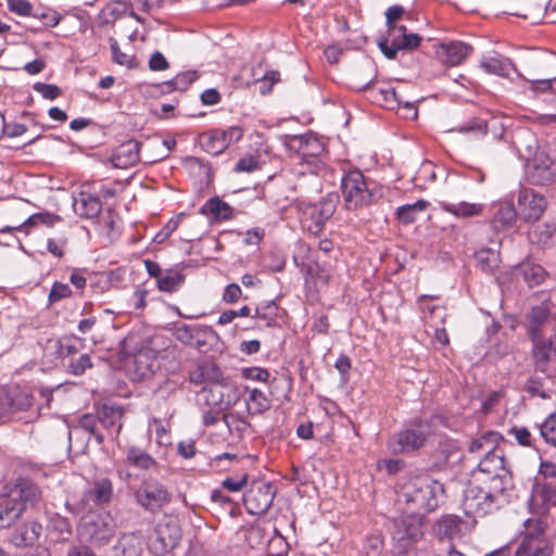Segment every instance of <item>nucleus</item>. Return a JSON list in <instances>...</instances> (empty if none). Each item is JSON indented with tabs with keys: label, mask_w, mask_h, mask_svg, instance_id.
I'll return each instance as SVG.
<instances>
[{
	"label": "nucleus",
	"mask_w": 556,
	"mask_h": 556,
	"mask_svg": "<svg viewBox=\"0 0 556 556\" xmlns=\"http://www.w3.org/2000/svg\"><path fill=\"white\" fill-rule=\"evenodd\" d=\"M340 190L343 207L348 211H358L375 204L381 197V188L355 167L343 170Z\"/></svg>",
	"instance_id": "f257e3e1"
},
{
	"label": "nucleus",
	"mask_w": 556,
	"mask_h": 556,
	"mask_svg": "<svg viewBox=\"0 0 556 556\" xmlns=\"http://www.w3.org/2000/svg\"><path fill=\"white\" fill-rule=\"evenodd\" d=\"M504 486L488 483L485 479H472L465 490L464 510L468 516H484L508 503V492Z\"/></svg>",
	"instance_id": "f03ea898"
},
{
	"label": "nucleus",
	"mask_w": 556,
	"mask_h": 556,
	"mask_svg": "<svg viewBox=\"0 0 556 556\" xmlns=\"http://www.w3.org/2000/svg\"><path fill=\"white\" fill-rule=\"evenodd\" d=\"M339 202L337 193H328L319 202H300V222L302 227L313 235H318L326 223L333 216Z\"/></svg>",
	"instance_id": "7ed1b4c3"
},
{
	"label": "nucleus",
	"mask_w": 556,
	"mask_h": 556,
	"mask_svg": "<svg viewBox=\"0 0 556 556\" xmlns=\"http://www.w3.org/2000/svg\"><path fill=\"white\" fill-rule=\"evenodd\" d=\"M430 433L429 421L414 419L390 438L388 447L393 454H408L422 447Z\"/></svg>",
	"instance_id": "20e7f679"
},
{
	"label": "nucleus",
	"mask_w": 556,
	"mask_h": 556,
	"mask_svg": "<svg viewBox=\"0 0 556 556\" xmlns=\"http://www.w3.org/2000/svg\"><path fill=\"white\" fill-rule=\"evenodd\" d=\"M444 485L429 476L416 477L410 481L406 501L426 513L434 511L444 495Z\"/></svg>",
	"instance_id": "39448f33"
},
{
	"label": "nucleus",
	"mask_w": 556,
	"mask_h": 556,
	"mask_svg": "<svg viewBox=\"0 0 556 556\" xmlns=\"http://www.w3.org/2000/svg\"><path fill=\"white\" fill-rule=\"evenodd\" d=\"M472 479H485L488 483L504 486L511 490L514 486L513 475L507 466L503 448H498L480 458Z\"/></svg>",
	"instance_id": "423d86ee"
},
{
	"label": "nucleus",
	"mask_w": 556,
	"mask_h": 556,
	"mask_svg": "<svg viewBox=\"0 0 556 556\" xmlns=\"http://www.w3.org/2000/svg\"><path fill=\"white\" fill-rule=\"evenodd\" d=\"M527 533L517 547L514 556H552L553 544L544 536L546 523L539 519L525 521Z\"/></svg>",
	"instance_id": "0eeeda50"
},
{
	"label": "nucleus",
	"mask_w": 556,
	"mask_h": 556,
	"mask_svg": "<svg viewBox=\"0 0 556 556\" xmlns=\"http://www.w3.org/2000/svg\"><path fill=\"white\" fill-rule=\"evenodd\" d=\"M392 523V538L401 552H407L424 536L425 518L420 514L403 515Z\"/></svg>",
	"instance_id": "6e6552de"
},
{
	"label": "nucleus",
	"mask_w": 556,
	"mask_h": 556,
	"mask_svg": "<svg viewBox=\"0 0 556 556\" xmlns=\"http://www.w3.org/2000/svg\"><path fill=\"white\" fill-rule=\"evenodd\" d=\"M78 534L81 540L93 544H106L115 534V522L110 514H92L83 518Z\"/></svg>",
	"instance_id": "1a4fd4ad"
},
{
	"label": "nucleus",
	"mask_w": 556,
	"mask_h": 556,
	"mask_svg": "<svg viewBox=\"0 0 556 556\" xmlns=\"http://www.w3.org/2000/svg\"><path fill=\"white\" fill-rule=\"evenodd\" d=\"M421 37L415 33H408L406 26H392L387 28L386 35L379 37L377 43L383 55L393 60L402 50H414L419 47Z\"/></svg>",
	"instance_id": "9d476101"
},
{
	"label": "nucleus",
	"mask_w": 556,
	"mask_h": 556,
	"mask_svg": "<svg viewBox=\"0 0 556 556\" xmlns=\"http://www.w3.org/2000/svg\"><path fill=\"white\" fill-rule=\"evenodd\" d=\"M181 531L176 521L161 520L148 536V548L155 556H164L179 543Z\"/></svg>",
	"instance_id": "9b49d317"
},
{
	"label": "nucleus",
	"mask_w": 556,
	"mask_h": 556,
	"mask_svg": "<svg viewBox=\"0 0 556 556\" xmlns=\"http://www.w3.org/2000/svg\"><path fill=\"white\" fill-rule=\"evenodd\" d=\"M243 132L241 126H230L227 129L214 128L202 134L200 142L207 153L218 155L229 146L238 142L242 138Z\"/></svg>",
	"instance_id": "f8f14e48"
},
{
	"label": "nucleus",
	"mask_w": 556,
	"mask_h": 556,
	"mask_svg": "<svg viewBox=\"0 0 556 556\" xmlns=\"http://www.w3.org/2000/svg\"><path fill=\"white\" fill-rule=\"evenodd\" d=\"M3 491L14 504L22 507L21 514H23L28 506H35L42 500L40 488L27 478L16 479L14 483L7 484Z\"/></svg>",
	"instance_id": "ddd939ff"
},
{
	"label": "nucleus",
	"mask_w": 556,
	"mask_h": 556,
	"mask_svg": "<svg viewBox=\"0 0 556 556\" xmlns=\"http://www.w3.org/2000/svg\"><path fill=\"white\" fill-rule=\"evenodd\" d=\"M526 174L533 185H547L556 179V159H552L544 151H538L527 162Z\"/></svg>",
	"instance_id": "4468645a"
},
{
	"label": "nucleus",
	"mask_w": 556,
	"mask_h": 556,
	"mask_svg": "<svg viewBox=\"0 0 556 556\" xmlns=\"http://www.w3.org/2000/svg\"><path fill=\"white\" fill-rule=\"evenodd\" d=\"M275 492L270 483L255 481L243 495V504L250 515L266 513L274 501Z\"/></svg>",
	"instance_id": "2eb2a0df"
},
{
	"label": "nucleus",
	"mask_w": 556,
	"mask_h": 556,
	"mask_svg": "<svg viewBox=\"0 0 556 556\" xmlns=\"http://www.w3.org/2000/svg\"><path fill=\"white\" fill-rule=\"evenodd\" d=\"M472 52L473 47L460 40H447L434 45L435 60L446 67L463 64Z\"/></svg>",
	"instance_id": "dca6fc26"
},
{
	"label": "nucleus",
	"mask_w": 556,
	"mask_h": 556,
	"mask_svg": "<svg viewBox=\"0 0 556 556\" xmlns=\"http://www.w3.org/2000/svg\"><path fill=\"white\" fill-rule=\"evenodd\" d=\"M528 505L532 514L545 516L556 507V484L533 480Z\"/></svg>",
	"instance_id": "f3484780"
},
{
	"label": "nucleus",
	"mask_w": 556,
	"mask_h": 556,
	"mask_svg": "<svg viewBox=\"0 0 556 556\" xmlns=\"http://www.w3.org/2000/svg\"><path fill=\"white\" fill-rule=\"evenodd\" d=\"M198 395L201 404L216 409V412H224L233 403L231 387L227 383L225 377L223 381L215 382L210 387H202Z\"/></svg>",
	"instance_id": "a211bd4d"
},
{
	"label": "nucleus",
	"mask_w": 556,
	"mask_h": 556,
	"mask_svg": "<svg viewBox=\"0 0 556 556\" xmlns=\"http://www.w3.org/2000/svg\"><path fill=\"white\" fill-rule=\"evenodd\" d=\"M135 496L139 505L152 513L160 510L170 501L167 489L157 481L142 482Z\"/></svg>",
	"instance_id": "6ab92c4d"
},
{
	"label": "nucleus",
	"mask_w": 556,
	"mask_h": 556,
	"mask_svg": "<svg viewBox=\"0 0 556 556\" xmlns=\"http://www.w3.org/2000/svg\"><path fill=\"white\" fill-rule=\"evenodd\" d=\"M531 355L536 371L545 374L551 364L556 362V333L554 336L530 337Z\"/></svg>",
	"instance_id": "aec40b11"
},
{
	"label": "nucleus",
	"mask_w": 556,
	"mask_h": 556,
	"mask_svg": "<svg viewBox=\"0 0 556 556\" xmlns=\"http://www.w3.org/2000/svg\"><path fill=\"white\" fill-rule=\"evenodd\" d=\"M545 198L530 188L520 189L517 198L518 216L525 222L538 220L546 208Z\"/></svg>",
	"instance_id": "412c9836"
},
{
	"label": "nucleus",
	"mask_w": 556,
	"mask_h": 556,
	"mask_svg": "<svg viewBox=\"0 0 556 556\" xmlns=\"http://www.w3.org/2000/svg\"><path fill=\"white\" fill-rule=\"evenodd\" d=\"M34 404V395L27 389L18 387L0 392V421L7 416L29 409Z\"/></svg>",
	"instance_id": "4be33fe9"
},
{
	"label": "nucleus",
	"mask_w": 556,
	"mask_h": 556,
	"mask_svg": "<svg viewBox=\"0 0 556 556\" xmlns=\"http://www.w3.org/2000/svg\"><path fill=\"white\" fill-rule=\"evenodd\" d=\"M555 320L551 317V308L546 304L533 306L529 313V337L554 336Z\"/></svg>",
	"instance_id": "5701e85b"
},
{
	"label": "nucleus",
	"mask_w": 556,
	"mask_h": 556,
	"mask_svg": "<svg viewBox=\"0 0 556 556\" xmlns=\"http://www.w3.org/2000/svg\"><path fill=\"white\" fill-rule=\"evenodd\" d=\"M97 413L105 438L116 439L123 428L124 408L119 405L103 404L97 408Z\"/></svg>",
	"instance_id": "b1692460"
},
{
	"label": "nucleus",
	"mask_w": 556,
	"mask_h": 556,
	"mask_svg": "<svg viewBox=\"0 0 556 556\" xmlns=\"http://www.w3.org/2000/svg\"><path fill=\"white\" fill-rule=\"evenodd\" d=\"M480 67L488 74L496 75L498 77L508 78L510 72L517 73L518 77L523 78V75L517 70L514 62L502 54L492 53L483 55L480 60Z\"/></svg>",
	"instance_id": "393cba45"
},
{
	"label": "nucleus",
	"mask_w": 556,
	"mask_h": 556,
	"mask_svg": "<svg viewBox=\"0 0 556 556\" xmlns=\"http://www.w3.org/2000/svg\"><path fill=\"white\" fill-rule=\"evenodd\" d=\"M224 372L213 362H201L189 372V381L195 386L210 387L224 380Z\"/></svg>",
	"instance_id": "a878e982"
},
{
	"label": "nucleus",
	"mask_w": 556,
	"mask_h": 556,
	"mask_svg": "<svg viewBox=\"0 0 556 556\" xmlns=\"http://www.w3.org/2000/svg\"><path fill=\"white\" fill-rule=\"evenodd\" d=\"M504 441L503 435L497 431H486L472 439L468 445V453L478 458L501 448L500 444Z\"/></svg>",
	"instance_id": "bb28decb"
},
{
	"label": "nucleus",
	"mask_w": 556,
	"mask_h": 556,
	"mask_svg": "<svg viewBox=\"0 0 556 556\" xmlns=\"http://www.w3.org/2000/svg\"><path fill=\"white\" fill-rule=\"evenodd\" d=\"M140 144L135 140H128L118 146L110 157V162L115 168H128L139 161Z\"/></svg>",
	"instance_id": "cd10ccee"
},
{
	"label": "nucleus",
	"mask_w": 556,
	"mask_h": 556,
	"mask_svg": "<svg viewBox=\"0 0 556 556\" xmlns=\"http://www.w3.org/2000/svg\"><path fill=\"white\" fill-rule=\"evenodd\" d=\"M290 146L295 149L303 159L317 157L325 150L323 141L312 132L292 137Z\"/></svg>",
	"instance_id": "c85d7f7f"
},
{
	"label": "nucleus",
	"mask_w": 556,
	"mask_h": 556,
	"mask_svg": "<svg viewBox=\"0 0 556 556\" xmlns=\"http://www.w3.org/2000/svg\"><path fill=\"white\" fill-rule=\"evenodd\" d=\"M439 206L444 213H447L456 218L479 217L483 214L485 207L482 203H473L467 201H440Z\"/></svg>",
	"instance_id": "c756f323"
},
{
	"label": "nucleus",
	"mask_w": 556,
	"mask_h": 556,
	"mask_svg": "<svg viewBox=\"0 0 556 556\" xmlns=\"http://www.w3.org/2000/svg\"><path fill=\"white\" fill-rule=\"evenodd\" d=\"M113 493V483L109 478L96 479L85 491L83 502L91 501L96 506H102L111 502Z\"/></svg>",
	"instance_id": "7c9ffc66"
},
{
	"label": "nucleus",
	"mask_w": 556,
	"mask_h": 556,
	"mask_svg": "<svg viewBox=\"0 0 556 556\" xmlns=\"http://www.w3.org/2000/svg\"><path fill=\"white\" fill-rule=\"evenodd\" d=\"M74 212L81 218H96L102 210V203L98 195L80 191L73 203Z\"/></svg>",
	"instance_id": "2f4dec72"
},
{
	"label": "nucleus",
	"mask_w": 556,
	"mask_h": 556,
	"mask_svg": "<svg viewBox=\"0 0 556 556\" xmlns=\"http://www.w3.org/2000/svg\"><path fill=\"white\" fill-rule=\"evenodd\" d=\"M495 212L491 219V227L495 231L507 229L514 225L518 216V211L514 204L508 201H502L494 205Z\"/></svg>",
	"instance_id": "473e14b6"
},
{
	"label": "nucleus",
	"mask_w": 556,
	"mask_h": 556,
	"mask_svg": "<svg viewBox=\"0 0 556 556\" xmlns=\"http://www.w3.org/2000/svg\"><path fill=\"white\" fill-rule=\"evenodd\" d=\"M125 463L143 471L159 470V463L146 450L135 445L127 447Z\"/></svg>",
	"instance_id": "72a5a7b5"
},
{
	"label": "nucleus",
	"mask_w": 556,
	"mask_h": 556,
	"mask_svg": "<svg viewBox=\"0 0 556 556\" xmlns=\"http://www.w3.org/2000/svg\"><path fill=\"white\" fill-rule=\"evenodd\" d=\"M514 275L517 278L521 277L530 288H533L544 281L546 271L541 265L526 261L515 267Z\"/></svg>",
	"instance_id": "f704fd0d"
},
{
	"label": "nucleus",
	"mask_w": 556,
	"mask_h": 556,
	"mask_svg": "<svg viewBox=\"0 0 556 556\" xmlns=\"http://www.w3.org/2000/svg\"><path fill=\"white\" fill-rule=\"evenodd\" d=\"M200 214L213 222L229 220L232 218L233 208L218 197H214L201 206Z\"/></svg>",
	"instance_id": "c9c22d12"
},
{
	"label": "nucleus",
	"mask_w": 556,
	"mask_h": 556,
	"mask_svg": "<svg viewBox=\"0 0 556 556\" xmlns=\"http://www.w3.org/2000/svg\"><path fill=\"white\" fill-rule=\"evenodd\" d=\"M463 520L456 515H444L433 526V532L439 539L453 540L462 532Z\"/></svg>",
	"instance_id": "e433bc0d"
},
{
	"label": "nucleus",
	"mask_w": 556,
	"mask_h": 556,
	"mask_svg": "<svg viewBox=\"0 0 556 556\" xmlns=\"http://www.w3.org/2000/svg\"><path fill=\"white\" fill-rule=\"evenodd\" d=\"M186 276L182 270L177 268L165 269L163 275L156 281V287L165 293H174L178 291L185 283Z\"/></svg>",
	"instance_id": "4c0bfd02"
},
{
	"label": "nucleus",
	"mask_w": 556,
	"mask_h": 556,
	"mask_svg": "<svg viewBox=\"0 0 556 556\" xmlns=\"http://www.w3.org/2000/svg\"><path fill=\"white\" fill-rule=\"evenodd\" d=\"M42 526L38 521H27L17 529L16 533L14 534V543L16 545L24 546L34 545L40 538Z\"/></svg>",
	"instance_id": "58836bf2"
},
{
	"label": "nucleus",
	"mask_w": 556,
	"mask_h": 556,
	"mask_svg": "<svg viewBox=\"0 0 556 556\" xmlns=\"http://www.w3.org/2000/svg\"><path fill=\"white\" fill-rule=\"evenodd\" d=\"M245 391L248 392V396L244 401L250 415H261L269 409L270 401L263 391L256 388L249 389L248 387H245Z\"/></svg>",
	"instance_id": "ea45409f"
},
{
	"label": "nucleus",
	"mask_w": 556,
	"mask_h": 556,
	"mask_svg": "<svg viewBox=\"0 0 556 556\" xmlns=\"http://www.w3.org/2000/svg\"><path fill=\"white\" fill-rule=\"evenodd\" d=\"M21 506L14 504L3 491L0 498V530L11 527L21 516Z\"/></svg>",
	"instance_id": "a19ab883"
},
{
	"label": "nucleus",
	"mask_w": 556,
	"mask_h": 556,
	"mask_svg": "<svg viewBox=\"0 0 556 556\" xmlns=\"http://www.w3.org/2000/svg\"><path fill=\"white\" fill-rule=\"evenodd\" d=\"M544 376L533 375L528 378L523 386V390L531 396V397H541V399H548L551 387V376L546 372L543 374Z\"/></svg>",
	"instance_id": "79ce46f5"
},
{
	"label": "nucleus",
	"mask_w": 556,
	"mask_h": 556,
	"mask_svg": "<svg viewBox=\"0 0 556 556\" xmlns=\"http://www.w3.org/2000/svg\"><path fill=\"white\" fill-rule=\"evenodd\" d=\"M154 359L150 356L149 352H139L132 359V375L134 379L144 380L150 378L154 372Z\"/></svg>",
	"instance_id": "37998d69"
},
{
	"label": "nucleus",
	"mask_w": 556,
	"mask_h": 556,
	"mask_svg": "<svg viewBox=\"0 0 556 556\" xmlns=\"http://www.w3.org/2000/svg\"><path fill=\"white\" fill-rule=\"evenodd\" d=\"M201 327L198 325L177 324L174 328V337L185 345H199Z\"/></svg>",
	"instance_id": "c03bdc74"
},
{
	"label": "nucleus",
	"mask_w": 556,
	"mask_h": 556,
	"mask_svg": "<svg viewBox=\"0 0 556 556\" xmlns=\"http://www.w3.org/2000/svg\"><path fill=\"white\" fill-rule=\"evenodd\" d=\"M380 93L382 96V99H383L386 105L389 106L390 109H394L395 105L401 106L403 104V108L408 111L406 117H408L409 115H412V118L417 117L416 106L408 101L403 103L401 96L397 93V91L394 88L387 87V88L380 89Z\"/></svg>",
	"instance_id": "a18cd8bd"
},
{
	"label": "nucleus",
	"mask_w": 556,
	"mask_h": 556,
	"mask_svg": "<svg viewBox=\"0 0 556 556\" xmlns=\"http://www.w3.org/2000/svg\"><path fill=\"white\" fill-rule=\"evenodd\" d=\"M429 203L426 200H418L412 204H405L396 210V218L404 225L413 224L417 214L424 212L428 207Z\"/></svg>",
	"instance_id": "49530a36"
},
{
	"label": "nucleus",
	"mask_w": 556,
	"mask_h": 556,
	"mask_svg": "<svg viewBox=\"0 0 556 556\" xmlns=\"http://www.w3.org/2000/svg\"><path fill=\"white\" fill-rule=\"evenodd\" d=\"M198 78L199 74L197 71H186L179 73L173 79L163 83V90L167 92L174 90L185 91Z\"/></svg>",
	"instance_id": "de8ad7c7"
},
{
	"label": "nucleus",
	"mask_w": 556,
	"mask_h": 556,
	"mask_svg": "<svg viewBox=\"0 0 556 556\" xmlns=\"http://www.w3.org/2000/svg\"><path fill=\"white\" fill-rule=\"evenodd\" d=\"M419 309L422 314V319L430 327L445 324L447 317L445 306L421 304Z\"/></svg>",
	"instance_id": "09e8293b"
},
{
	"label": "nucleus",
	"mask_w": 556,
	"mask_h": 556,
	"mask_svg": "<svg viewBox=\"0 0 556 556\" xmlns=\"http://www.w3.org/2000/svg\"><path fill=\"white\" fill-rule=\"evenodd\" d=\"M279 311V306L274 301H270L255 308L254 318L262 321V324H260L261 327H273L277 325Z\"/></svg>",
	"instance_id": "8fccbe9b"
},
{
	"label": "nucleus",
	"mask_w": 556,
	"mask_h": 556,
	"mask_svg": "<svg viewBox=\"0 0 556 556\" xmlns=\"http://www.w3.org/2000/svg\"><path fill=\"white\" fill-rule=\"evenodd\" d=\"M479 267L485 273H492L500 262V254L491 248H482L475 253Z\"/></svg>",
	"instance_id": "3c124183"
},
{
	"label": "nucleus",
	"mask_w": 556,
	"mask_h": 556,
	"mask_svg": "<svg viewBox=\"0 0 556 556\" xmlns=\"http://www.w3.org/2000/svg\"><path fill=\"white\" fill-rule=\"evenodd\" d=\"M530 238L532 241L547 245L556 239V220L538 225L531 232Z\"/></svg>",
	"instance_id": "603ef678"
},
{
	"label": "nucleus",
	"mask_w": 556,
	"mask_h": 556,
	"mask_svg": "<svg viewBox=\"0 0 556 556\" xmlns=\"http://www.w3.org/2000/svg\"><path fill=\"white\" fill-rule=\"evenodd\" d=\"M99 425L98 414H84L78 421L79 428L89 432L98 444H102L105 440V434L100 430Z\"/></svg>",
	"instance_id": "864d4df0"
},
{
	"label": "nucleus",
	"mask_w": 556,
	"mask_h": 556,
	"mask_svg": "<svg viewBox=\"0 0 556 556\" xmlns=\"http://www.w3.org/2000/svg\"><path fill=\"white\" fill-rule=\"evenodd\" d=\"M488 122L482 118H472L460 126H456L452 131L475 137H482L488 134Z\"/></svg>",
	"instance_id": "5fc2aeb1"
},
{
	"label": "nucleus",
	"mask_w": 556,
	"mask_h": 556,
	"mask_svg": "<svg viewBox=\"0 0 556 556\" xmlns=\"http://www.w3.org/2000/svg\"><path fill=\"white\" fill-rule=\"evenodd\" d=\"M110 49L112 53V61L118 65L134 68L137 66V61L134 55L123 52L119 48L117 40L113 37L109 38Z\"/></svg>",
	"instance_id": "6e6d98bb"
},
{
	"label": "nucleus",
	"mask_w": 556,
	"mask_h": 556,
	"mask_svg": "<svg viewBox=\"0 0 556 556\" xmlns=\"http://www.w3.org/2000/svg\"><path fill=\"white\" fill-rule=\"evenodd\" d=\"M509 434L515 438L519 445L534 447V439L528 428L514 426L509 429Z\"/></svg>",
	"instance_id": "4d7b16f0"
},
{
	"label": "nucleus",
	"mask_w": 556,
	"mask_h": 556,
	"mask_svg": "<svg viewBox=\"0 0 556 556\" xmlns=\"http://www.w3.org/2000/svg\"><path fill=\"white\" fill-rule=\"evenodd\" d=\"M534 480L556 484V465L549 460H542Z\"/></svg>",
	"instance_id": "13d9d810"
},
{
	"label": "nucleus",
	"mask_w": 556,
	"mask_h": 556,
	"mask_svg": "<svg viewBox=\"0 0 556 556\" xmlns=\"http://www.w3.org/2000/svg\"><path fill=\"white\" fill-rule=\"evenodd\" d=\"M72 290L68 285L55 281L49 292L48 300L50 304L59 302L63 299L70 298Z\"/></svg>",
	"instance_id": "bf43d9fd"
},
{
	"label": "nucleus",
	"mask_w": 556,
	"mask_h": 556,
	"mask_svg": "<svg viewBox=\"0 0 556 556\" xmlns=\"http://www.w3.org/2000/svg\"><path fill=\"white\" fill-rule=\"evenodd\" d=\"M92 367V362L88 354H81L78 358L72 359L68 364L70 372L75 376L83 375L87 369Z\"/></svg>",
	"instance_id": "052dcab7"
},
{
	"label": "nucleus",
	"mask_w": 556,
	"mask_h": 556,
	"mask_svg": "<svg viewBox=\"0 0 556 556\" xmlns=\"http://www.w3.org/2000/svg\"><path fill=\"white\" fill-rule=\"evenodd\" d=\"M8 8L11 12L20 16H30L33 4L28 0H7Z\"/></svg>",
	"instance_id": "680f3d73"
},
{
	"label": "nucleus",
	"mask_w": 556,
	"mask_h": 556,
	"mask_svg": "<svg viewBox=\"0 0 556 556\" xmlns=\"http://www.w3.org/2000/svg\"><path fill=\"white\" fill-rule=\"evenodd\" d=\"M50 525L61 535H64V534L70 535L72 533V525H71L70 520L66 517H63L58 513L53 514L50 517Z\"/></svg>",
	"instance_id": "e2e57ef3"
},
{
	"label": "nucleus",
	"mask_w": 556,
	"mask_h": 556,
	"mask_svg": "<svg viewBox=\"0 0 556 556\" xmlns=\"http://www.w3.org/2000/svg\"><path fill=\"white\" fill-rule=\"evenodd\" d=\"M33 89L40 93L45 99L54 100L61 94V89L56 85H50L46 83H36Z\"/></svg>",
	"instance_id": "0e129e2a"
},
{
	"label": "nucleus",
	"mask_w": 556,
	"mask_h": 556,
	"mask_svg": "<svg viewBox=\"0 0 556 556\" xmlns=\"http://www.w3.org/2000/svg\"><path fill=\"white\" fill-rule=\"evenodd\" d=\"M258 168V161L257 157L253 155H245L238 160V162L235 165L233 170L236 173H251Z\"/></svg>",
	"instance_id": "69168bd1"
},
{
	"label": "nucleus",
	"mask_w": 556,
	"mask_h": 556,
	"mask_svg": "<svg viewBox=\"0 0 556 556\" xmlns=\"http://www.w3.org/2000/svg\"><path fill=\"white\" fill-rule=\"evenodd\" d=\"M242 375L245 379L266 382L270 376L267 369L261 367L243 368Z\"/></svg>",
	"instance_id": "338daca9"
},
{
	"label": "nucleus",
	"mask_w": 556,
	"mask_h": 556,
	"mask_svg": "<svg viewBox=\"0 0 556 556\" xmlns=\"http://www.w3.org/2000/svg\"><path fill=\"white\" fill-rule=\"evenodd\" d=\"M351 367H352V362H351V358L346 354H341L334 363V368L340 372L341 379L343 381L349 380V372L351 370Z\"/></svg>",
	"instance_id": "774afa93"
}]
</instances>
